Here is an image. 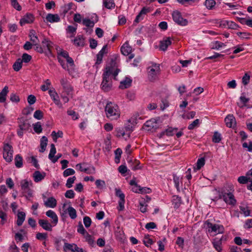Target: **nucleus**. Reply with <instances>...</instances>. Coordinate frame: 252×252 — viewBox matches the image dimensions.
<instances>
[{
  "mask_svg": "<svg viewBox=\"0 0 252 252\" xmlns=\"http://www.w3.org/2000/svg\"><path fill=\"white\" fill-rule=\"evenodd\" d=\"M105 111L107 118L111 121L117 120L120 117V111L118 106L112 102L107 103Z\"/></svg>",
  "mask_w": 252,
  "mask_h": 252,
  "instance_id": "nucleus-1",
  "label": "nucleus"
},
{
  "mask_svg": "<svg viewBox=\"0 0 252 252\" xmlns=\"http://www.w3.org/2000/svg\"><path fill=\"white\" fill-rule=\"evenodd\" d=\"M148 76L150 81H155L160 74V69L159 64L152 63V65L149 66L148 68Z\"/></svg>",
  "mask_w": 252,
  "mask_h": 252,
  "instance_id": "nucleus-2",
  "label": "nucleus"
},
{
  "mask_svg": "<svg viewBox=\"0 0 252 252\" xmlns=\"http://www.w3.org/2000/svg\"><path fill=\"white\" fill-rule=\"evenodd\" d=\"M110 75L108 74V71L104 72L102 75L103 80L101 84L102 90L106 92L110 91L112 87V83L110 77Z\"/></svg>",
  "mask_w": 252,
  "mask_h": 252,
  "instance_id": "nucleus-3",
  "label": "nucleus"
},
{
  "mask_svg": "<svg viewBox=\"0 0 252 252\" xmlns=\"http://www.w3.org/2000/svg\"><path fill=\"white\" fill-rule=\"evenodd\" d=\"M13 150L11 145L5 143L3 147V158L6 162H10L13 159Z\"/></svg>",
  "mask_w": 252,
  "mask_h": 252,
  "instance_id": "nucleus-4",
  "label": "nucleus"
},
{
  "mask_svg": "<svg viewBox=\"0 0 252 252\" xmlns=\"http://www.w3.org/2000/svg\"><path fill=\"white\" fill-rule=\"evenodd\" d=\"M120 70L117 68V63L115 60L112 59L110 64L107 65L105 67V70L104 72L108 71V75H113L114 79H116V76L118 74Z\"/></svg>",
  "mask_w": 252,
  "mask_h": 252,
  "instance_id": "nucleus-5",
  "label": "nucleus"
},
{
  "mask_svg": "<svg viewBox=\"0 0 252 252\" xmlns=\"http://www.w3.org/2000/svg\"><path fill=\"white\" fill-rule=\"evenodd\" d=\"M32 181L27 180H23L20 182L22 193H28V196H32L33 190L31 188L32 187Z\"/></svg>",
  "mask_w": 252,
  "mask_h": 252,
  "instance_id": "nucleus-6",
  "label": "nucleus"
},
{
  "mask_svg": "<svg viewBox=\"0 0 252 252\" xmlns=\"http://www.w3.org/2000/svg\"><path fill=\"white\" fill-rule=\"evenodd\" d=\"M77 231L79 233L82 234L84 236L86 241H87L88 244L90 245H92L94 243V241L92 236L89 234L86 230L84 228L81 221H80L78 223Z\"/></svg>",
  "mask_w": 252,
  "mask_h": 252,
  "instance_id": "nucleus-7",
  "label": "nucleus"
},
{
  "mask_svg": "<svg viewBox=\"0 0 252 252\" xmlns=\"http://www.w3.org/2000/svg\"><path fill=\"white\" fill-rule=\"evenodd\" d=\"M205 224L208 228L209 232H214L215 233H222L224 232V227L221 225L213 224L208 220L205 222Z\"/></svg>",
  "mask_w": 252,
  "mask_h": 252,
  "instance_id": "nucleus-8",
  "label": "nucleus"
},
{
  "mask_svg": "<svg viewBox=\"0 0 252 252\" xmlns=\"http://www.w3.org/2000/svg\"><path fill=\"white\" fill-rule=\"evenodd\" d=\"M172 15L173 21L178 25L185 26L188 24V20L182 17L181 13L179 11L177 10L174 11Z\"/></svg>",
  "mask_w": 252,
  "mask_h": 252,
  "instance_id": "nucleus-9",
  "label": "nucleus"
},
{
  "mask_svg": "<svg viewBox=\"0 0 252 252\" xmlns=\"http://www.w3.org/2000/svg\"><path fill=\"white\" fill-rule=\"evenodd\" d=\"M144 127L148 131H154L159 127V125L156 119H152L145 123Z\"/></svg>",
  "mask_w": 252,
  "mask_h": 252,
  "instance_id": "nucleus-10",
  "label": "nucleus"
},
{
  "mask_svg": "<svg viewBox=\"0 0 252 252\" xmlns=\"http://www.w3.org/2000/svg\"><path fill=\"white\" fill-rule=\"evenodd\" d=\"M115 194L117 197L120 198V200L119 201V207L118 208V210L119 211H122L124 209L125 195L120 189L117 188L115 189Z\"/></svg>",
  "mask_w": 252,
  "mask_h": 252,
  "instance_id": "nucleus-11",
  "label": "nucleus"
},
{
  "mask_svg": "<svg viewBox=\"0 0 252 252\" xmlns=\"http://www.w3.org/2000/svg\"><path fill=\"white\" fill-rule=\"evenodd\" d=\"M64 251H69L71 252H86L82 248L78 247L75 244L65 243L63 246Z\"/></svg>",
  "mask_w": 252,
  "mask_h": 252,
  "instance_id": "nucleus-12",
  "label": "nucleus"
},
{
  "mask_svg": "<svg viewBox=\"0 0 252 252\" xmlns=\"http://www.w3.org/2000/svg\"><path fill=\"white\" fill-rule=\"evenodd\" d=\"M49 94L54 102L60 108H62L63 105L59 99V96L55 89L52 88L49 91Z\"/></svg>",
  "mask_w": 252,
  "mask_h": 252,
  "instance_id": "nucleus-13",
  "label": "nucleus"
},
{
  "mask_svg": "<svg viewBox=\"0 0 252 252\" xmlns=\"http://www.w3.org/2000/svg\"><path fill=\"white\" fill-rule=\"evenodd\" d=\"M220 198H221V197H220ZM222 198L227 204L234 205L236 203L234 196L231 192L223 193L222 195Z\"/></svg>",
  "mask_w": 252,
  "mask_h": 252,
  "instance_id": "nucleus-14",
  "label": "nucleus"
},
{
  "mask_svg": "<svg viewBox=\"0 0 252 252\" xmlns=\"http://www.w3.org/2000/svg\"><path fill=\"white\" fill-rule=\"evenodd\" d=\"M87 163L83 162V163H78L76 165L77 169L81 172H84L87 174H91L94 172L95 168L94 167L89 168L86 167Z\"/></svg>",
  "mask_w": 252,
  "mask_h": 252,
  "instance_id": "nucleus-15",
  "label": "nucleus"
},
{
  "mask_svg": "<svg viewBox=\"0 0 252 252\" xmlns=\"http://www.w3.org/2000/svg\"><path fill=\"white\" fill-rule=\"evenodd\" d=\"M150 9L149 8L144 7L140 11L139 14L136 16L134 20V22L138 23L144 19V16L150 12Z\"/></svg>",
  "mask_w": 252,
  "mask_h": 252,
  "instance_id": "nucleus-16",
  "label": "nucleus"
},
{
  "mask_svg": "<svg viewBox=\"0 0 252 252\" xmlns=\"http://www.w3.org/2000/svg\"><path fill=\"white\" fill-rule=\"evenodd\" d=\"M34 19V16L31 13H27L20 20V24L21 26L25 24H30L33 22Z\"/></svg>",
  "mask_w": 252,
  "mask_h": 252,
  "instance_id": "nucleus-17",
  "label": "nucleus"
},
{
  "mask_svg": "<svg viewBox=\"0 0 252 252\" xmlns=\"http://www.w3.org/2000/svg\"><path fill=\"white\" fill-rule=\"evenodd\" d=\"M225 122L226 126L230 128L234 127L236 126V122L235 117L233 115H228L225 118Z\"/></svg>",
  "mask_w": 252,
  "mask_h": 252,
  "instance_id": "nucleus-18",
  "label": "nucleus"
},
{
  "mask_svg": "<svg viewBox=\"0 0 252 252\" xmlns=\"http://www.w3.org/2000/svg\"><path fill=\"white\" fill-rule=\"evenodd\" d=\"M127 162L129 166L133 170H136L141 168L140 166V161L135 159L130 158L127 160Z\"/></svg>",
  "mask_w": 252,
  "mask_h": 252,
  "instance_id": "nucleus-19",
  "label": "nucleus"
},
{
  "mask_svg": "<svg viewBox=\"0 0 252 252\" xmlns=\"http://www.w3.org/2000/svg\"><path fill=\"white\" fill-rule=\"evenodd\" d=\"M38 224L46 231H51L52 230V225L47 220L40 219L38 220Z\"/></svg>",
  "mask_w": 252,
  "mask_h": 252,
  "instance_id": "nucleus-20",
  "label": "nucleus"
},
{
  "mask_svg": "<svg viewBox=\"0 0 252 252\" xmlns=\"http://www.w3.org/2000/svg\"><path fill=\"white\" fill-rule=\"evenodd\" d=\"M171 43L170 38L169 37H166L160 41L159 49L163 51H166L168 47L171 44Z\"/></svg>",
  "mask_w": 252,
  "mask_h": 252,
  "instance_id": "nucleus-21",
  "label": "nucleus"
},
{
  "mask_svg": "<svg viewBox=\"0 0 252 252\" xmlns=\"http://www.w3.org/2000/svg\"><path fill=\"white\" fill-rule=\"evenodd\" d=\"M46 20L50 23H57L60 22V18L57 14L49 13L46 16Z\"/></svg>",
  "mask_w": 252,
  "mask_h": 252,
  "instance_id": "nucleus-22",
  "label": "nucleus"
},
{
  "mask_svg": "<svg viewBox=\"0 0 252 252\" xmlns=\"http://www.w3.org/2000/svg\"><path fill=\"white\" fill-rule=\"evenodd\" d=\"M45 176V172L41 173L39 171H35L33 174V178L35 182L38 183L44 179Z\"/></svg>",
  "mask_w": 252,
  "mask_h": 252,
  "instance_id": "nucleus-23",
  "label": "nucleus"
},
{
  "mask_svg": "<svg viewBox=\"0 0 252 252\" xmlns=\"http://www.w3.org/2000/svg\"><path fill=\"white\" fill-rule=\"evenodd\" d=\"M42 44L43 45V48L44 49V51L47 50L49 53H51V48L53 47V43L46 38H44L42 41Z\"/></svg>",
  "mask_w": 252,
  "mask_h": 252,
  "instance_id": "nucleus-24",
  "label": "nucleus"
},
{
  "mask_svg": "<svg viewBox=\"0 0 252 252\" xmlns=\"http://www.w3.org/2000/svg\"><path fill=\"white\" fill-rule=\"evenodd\" d=\"M132 48L127 42L125 43L121 48V51L122 54L125 56H128L131 53Z\"/></svg>",
  "mask_w": 252,
  "mask_h": 252,
  "instance_id": "nucleus-25",
  "label": "nucleus"
},
{
  "mask_svg": "<svg viewBox=\"0 0 252 252\" xmlns=\"http://www.w3.org/2000/svg\"><path fill=\"white\" fill-rule=\"evenodd\" d=\"M223 239V237H221V238L219 239L218 238H216L214 239L212 243L213 245L214 248L218 252H221V243Z\"/></svg>",
  "mask_w": 252,
  "mask_h": 252,
  "instance_id": "nucleus-26",
  "label": "nucleus"
},
{
  "mask_svg": "<svg viewBox=\"0 0 252 252\" xmlns=\"http://www.w3.org/2000/svg\"><path fill=\"white\" fill-rule=\"evenodd\" d=\"M8 93V87L5 86L0 92V103H4L6 101V96Z\"/></svg>",
  "mask_w": 252,
  "mask_h": 252,
  "instance_id": "nucleus-27",
  "label": "nucleus"
},
{
  "mask_svg": "<svg viewBox=\"0 0 252 252\" xmlns=\"http://www.w3.org/2000/svg\"><path fill=\"white\" fill-rule=\"evenodd\" d=\"M46 215L53 220L52 223L56 225L58 222V218L56 213L52 210H48L46 212Z\"/></svg>",
  "mask_w": 252,
  "mask_h": 252,
  "instance_id": "nucleus-28",
  "label": "nucleus"
},
{
  "mask_svg": "<svg viewBox=\"0 0 252 252\" xmlns=\"http://www.w3.org/2000/svg\"><path fill=\"white\" fill-rule=\"evenodd\" d=\"M132 80L129 78L126 77L125 79L121 82L119 88L121 89L128 88L131 85Z\"/></svg>",
  "mask_w": 252,
  "mask_h": 252,
  "instance_id": "nucleus-29",
  "label": "nucleus"
},
{
  "mask_svg": "<svg viewBox=\"0 0 252 252\" xmlns=\"http://www.w3.org/2000/svg\"><path fill=\"white\" fill-rule=\"evenodd\" d=\"M29 36L31 41L32 42L33 45H37L39 41L37 36L35 35V32L33 30H31L30 32Z\"/></svg>",
  "mask_w": 252,
  "mask_h": 252,
  "instance_id": "nucleus-30",
  "label": "nucleus"
},
{
  "mask_svg": "<svg viewBox=\"0 0 252 252\" xmlns=\"http://www.w3.org/2000/svg\"><path fill=\"white\" fill-rule=\"evenodd\" d=\"M30 127L31 125L27 120H24L23 119H21L20 120V122H19V127L22 130H28Z\"/></svg>",
  "mask_w": 252,
  "mask_h": 252,
  "instance_id": "nucleus-31",
  "label": "nucleus"
},
{
  "mask_svg": "<svg viewBox=\"0 0 252 252\" xmlns=\"http://www.w3.org/2000/svg\"><path fill=\"white\" fill-rule=\"evenodd\" d=\"M26 214L23 212H19L17 214V220L16 224L18 226H21L25 220Z\"/></svg>",
  "mask_w": 252,
  "mask_h": 252,
  "instance_id": "nucleus-32",
  "label": "nucleus"
},
{
  "mask_svg": "<svg viewBox=\"0 0 252 252\" xmlns=\"http://www.w3.org/2000/svg\"><path fill=\"white\" fill-rule=\"evenodd\" d=\"M48 139L46 136H42L40 140V148L41 149L39 150V152L41 153H43L46 148V146L47 145Z\"/></svg>",
  "mask_w": 252,
  "mask_h": 252,
  "instance_id": "nucleus-33",
  "label": "nucleus"
},
{
  "mask_svg": "<svg viewBox=\"0 0 252 252\" xmlns=\"http://www.w3.org/2000/svg\"><path fill=\"white\" fill-rule=\"evenodd\" d=\"M182 202L181 198L178 196L174 195L173 196L172 205L176 209L178 208Z\"/></svg>",
  "mask_w": 252,
  "mask_h": 252,
  "instance_id": "nucleus-34",
  "label": "nucleus"
},
{
  "mask_svg": "<svg viewBox=\"0 0 252 252\" xmlns=\"http://www.w3.org/2000/svg\"><path fill=\"white\" fill-rule=\"evenodd\" d=\"M74 43L78 46H83L84 45V38L81 35H78L74 39Z\"/></svg>",
  "mask_w": 252,
  "mask_h": 252,
  "instance_id": "nucleus-35",
  "label": "nucleus"
},
{
  "mask_svg": "<svg viewBox=\"0 0 252 252\" xmlns=\"http://www.w3.org/2000/svg\"><path fill=\"white\" fill-rule=\"evenodd\" d=\"M45 205L51 208H54L57 205V201L54 197H49L45 202Z\"/></svg>",
  "mask_w": 252,
  "mask_h": 252,
  "instance_id": "nucleus-36",
  "label": "nucleus"
},
{
  "mask_svg": "<svg viewBox=\"0 0 252 252\" xmlns=\"http://www.w3.org/2000/svg\"><path fill=\"white\" fill-rule=\"evenodd\" d=\"M129 184L131 186H133L131 189V190L135 193H139L140 186L136 183L135 178L130 181Z\"/></svg>",
  "mask_w": 252,
  "mask_h": 252,
  "instance_id": "nucleus-37",
  "label": "nucleus"
},
{
  "mask_svg": "<svg viewBox=\"0 0 252 252\" xmlns=\"http://www.w3.org/2000/svg\"><path fill=\"white\" fill-rule=\"evenodd\" d=\"M241 212L244 214L245 217H248L250 216L251 210L247 205H241L239 206Z\"/></svg>",
  "mask_w": 252,
  "mask_h": 252,
  "instance_id": "nucleus-38",
  "label": "nucleus"
},
{
  "mask_svg": "<svg viewBox=\"0 0 252 252\" xmlns=\"http://www.w3.org/2000/svg\"><path fill=\"white\" fill-rule=\"evenodd\" d=\"M15 165L17 168H21L23 166V158L19 154L15 157Z\"/></svg>",
  "mask_w": 252,
  "mask_h": 252,
  "instance_id": "nucleus-39",
  "label": "nucleus"
},
{
  "mask_svg": "<svg viewBox=\"0 0 252 252\" xmlns=\"http://www.w3.org/2000/svg\"><path fill=\"white\" fill-rule=\"evenodd\" d=\"M22 61L21 59H18L13 65V69L16 71H18L20 70L22 66Z\"/></svg>",
  "mask_w": 252,
  "mask_h": 252,
  "instance_id": "nucleus-40",
  "label": "nucleus"
},
{
  "mask_svg": "<svg viewBox=\"0 0 252 252\" xmlns=\"http://www.w3.org/2000/svg\"><path fill=\"white\" fill-rule=\"evenodd\" d=\"M103 2L104 6L108 9H111L115 6L113 0H103Z\"/></svg>",
  "mask_w": 252,
  "mask_h": 252,
  "instance_id": "nucleus-41",
  "label": "nucleus"
},
{
  "mask_svg": "<svg viewBox=\"0 0 252 252\" xmlns=\"http://www.w3.org/2000/svg\"><path fill=\"white\" fill-rule=\"evenodd\" d=\"M216 3L214 0H206L204 2V5L208 9L211 10L215 6Z\"/></svg>",
  "mask_w": 252,
  "mask_h": 252,
  "instance_id": "nucleus-42",
  "label": "nucleus"
},
{
  "mask_svg": "<svg viewBox=\"0 0 252 252\" xmlns=\"http://www.w3.org/2000/svg\"><path fill=\"white\" fill-rule=\"evenodd\" d=\"M122 153V150L120 148H118L115 151V162L116 163H119L120 162Z\"/></svg>",
  "mask_w": 252,
  "mask_h": 252,
  "instance_id": "nucleus-43",
  "label": "nucleus"
},
{
  "mask_svg": "<svg viewBox=\"0 0 252 252\" xmlns=\"http://www.w3.org/2000/svg\"><path fill=\"white\" fill-rule=\"evenodd\" d=\"M177 129H178L177 128H173L172 127H169L168 128L166 129L165 131H163L161 133V135L162 136L166 134L168 136H172L173 135H174L175 132L177 131Z\"/></svg>",
  "mask_w": 252,
  "mask_h": 252,
  "instance_id": "nucleus-44",
  "label": "nucleus"
},
{
  "mask_svg": "<svg viewBox=\"0 0 252 252\" xmlns=\"http://www.w3.org/2000/svg\"><path fill=\"white\" fill-rule=\"evenodd\" d=\"M68 215L71 219H75L77 217L76 211L75 209L71 206L67 208Z\"/></svg>",
  "mask_w": 252,
  "mask_h": 252,
  "instance_id": "nucleus-45",
  "label": "nucleus"
},
{
  "mask_svg": "<svg viewBox=\"0 0 252 252\" xmlns=\"http://www.w3.org/2000/svg\"><path fill=\"white\" fill-rule=\"evenodd\" d=\"M0 219H1L0 224L3 225L7 220V214L2 210H0Z\"/></svg>",
  "mask_w": 252,
  "mask_h": 252,
  "instance_id": "nucleus-46",
  "label": "nucleus"
},
{
  "mask_svg": "<svg viewBox=\"0 0 252 252\" xmlns=\"http://www.w3.org/2000/svg\"><path fill=\"white\" fill-rule=\"evenodd\" d=\"M221 140V135L218 131H215L212 137V141L215 143H218Z\"/></svg>",
  "mask_w": 252,
  "mask_h": 252,
  "instance_id": "nucleus-47",
  "label": "nucleus"
},
{
  "mask_svg": "<svg viewBox=\"0 0 252 252\" xmlns=\"http://www.w3.org/2000/svg\"><path fill=\"white\" fill-rule=\"evenodd\" d=\"M205 164V159L204 158H199L196 163V166L194 167V170H199L202 167L204 166Z\"/></svg>",
  "mask_w": 252,
  "mask_h": 252,
  "instance_id": "nucleus-48",
  "label": "nucleus"
},
{
  "mask_svg": "<svg viewBox=\"0 0 252 252\" xmlns=\"http://www.w3.org/2000/svg\"><path fill=\"white\" fill-rule=\"evenodd\" d=\"M153 241L150 238V236L149 235H147L144 236L143 239V243L146 247H149L150 245L153 244Z\"/></svg>",
  "mask_w": 252,
  "mask_h": 252,
  "instance_id": "nucleus-49",
  "label": "nucleus"
},
{
  "mask_svg": "<svg viewBox=\"0 0 252 252\" xmlns=\"http://www.w3.org/2000/svg\"><path fill=\"white\" fill-rule=\"evenodd\" d=\"M224 25L227 27L229 29H236L238 26L234 22L226 21L224 22Z\"/></svg>",
  "mask_w": 252,
  "mask_h": 252,
  "instance_id": "nucleus-50",
  "label": "nucleus"
},
{
  "mask_svg": "<svg viewBox=\"0 0 252 252\" xmlns=\"http://www.w3.org/2000/svg\"><path fill=\"white\" fill-rule=\"evenodd\" d=\"M82 23L87 27L93 28L94 25V22L91 21L89 19L85 18L83 19Z\"/></svg>",
  "mask_w": 252,
  "mask_h": 252,
  "instance_id": "nucleus-51",
  "label": "nucleus"
},
{
  "mask_svg": "<svg viewBox=\"0 0 252 252\" xmlns=\"http://www.w3.org/2000/svg\"><path fill=\"white\" fill-rule=\"evenodd\" d=\"M28 161L29 163H31L33 164V165L37 169L39 168V165L38 164V161L36 158L34 157H31L28 158Z\"/></svg>",
  "mask_w": 252,
  "mask_h": 252,
  "instance_id": "nucleus-52",
  "label": "nucleus"
},
{
  "mask_svg": "<svg viewBox=\"0 0 252 252\" xmlns=\"http://www.w3.org/2000/svg\"><path fill=\"white\" fill-rule=\"evenodd\" d=\"M103 55L98 53L96 55V61L94 65V66L96 68V69L98 68V65L100 64L102 62Z\"/></svg>",
  "mask_w": 252,
  "mask_h": 252,
  "instance_id": "nucleus-53",
  "label": "nucleus"
},
{
  "mask_svg": "<svg viewBox=\"0 0 252 252\" xmlns=\"http://www.w3.org/2000/svg\"><path fill=\"white\" fill-rule=\"evenodd\" d=\"M95 185L98 189H103L106 186V184L104 181L100 179L96 180L95 181Z\"/></svg>",
  "mask_w": 252,
  "mask_h": 252,
  "instance_id": "nucleus-54",
  "label": "nucleus"
},
{
  "mask_svg": "<svg viewBox=\"0 0 252 252\" xmlns=\"http://www.w3.org/2000/svg\"><path fill=\"white\" fill-rule=\"evenodd\" d=\"M56 153V149L55 148V146L54 144H51V149H50V153L48 156L50 160H51V159L54 157Z\"/></svg>",
  "mask_w": 252,
  "mask_h": 252,
  "instance_id": "nucleus-55",
  "label": "nucleus"
},
{
  "mask_svg": "<svg viewBox=\"0 0 252 252\" xmlns=\"http://www.w3.org/2000/svg\"><path fill=\"white\" fill-rule=\"evenodd\" d=\"M33 129L37 133H40L42 132V128L40 122H38L33 125Z\"/></svg>",
  "mask_w": 252,
  "mask_h": 252,
  "instance_id": "nucleus-56",
  "label": "nucleus"
},
{
  "mask_svg": "<svg viewBox=\"0 0 252 252\" xmlns=\"http://www.w3.org/2000/svg\"><path fill=\"white\" fill-rule=\"evenodd\" d=\"M63 133L61 131H59L56 133L55 131L52 132L51 135L53 137V140L55 142L57 141V139L58 137H62L63 136Z\"/></svg>",
  "mask_w": 252,
  "mask_h": 252,
  "instance_id": "nucleus-57",
  "label": "nucleus"
},
{
  "mask_svg": "<svg viewBox=\"0 0 252 252\" xmlns=\"http://www.w3.org/2000/svg\"><path fill=\"white\" fill-rule=\"evenodd\" d=\"M32 59V57L31 55L27 54L24 53L22 56L21 61H22V63L24 62L26 63H29Z\"/></svg>",
  "mask_w": 252,
  "mask_h": 252,
  "instance_id": "nucleus-58",
  "label": "nucleus"
},
{
  "mask_svg": "<svg viewBox=\"0 0 252 252\" xmlns=\"http://www.w3.org/2000/svg\"><path fill=\"white\" fill-rule=\"evenodd\" d=\"M83 222L86 228L89 227L92 224V220L88 216H85L83 218Z\"/></svg>",
  "mask_w": 252,
  "mask_h": 252,
  "instance_id": "nucleus-59",
  "label": "nucleus"
},
{
  "mask_svg": "<svg viewBox=\"0 0 252 252\" xmlns=\"http://www.w3.org/2000/svg\"><path fill=\"white\" fill-rule=\"evenodd\" d=\"M139 190V193L141 194L150 193L152 192V190L151 189L147 187H141V186H140Z\"/></svg>",
  "mask_w": 252,
  "mask_h": 252,
  "instance_id": "nucleus-60",
  "label": "nucleus"
},
{
  "mask_svg": "<svg viewBox=\"0 0 252 252\" xmlns=\"http://www.w3.org/2000/svg\"><path fill=\"white\" fill-rule=\"evenodd\" d=\"M199 122L200 121L199 119L195 120L188 126V129L189 130L193 129L195 127L199 126Z\"/></svg>",
  "mask_w": 252,
  "mask_h": 252,
  "instance_id": "nucleus-61",
  "label": "nucleus"
},
{
  "mask_svg": "<svg viewBox=\"0 0 252 252\" xmlns=\"http://www.w3.org/2000/svg\"><path fill=\"white\" fill-rule=\"evenodd\" d=\"M10 100L13 102L18 103L20 101V98L16 94L11 93L10 95Z\"/></svg>",
  "mask_w": 252,
  "mask_h": 252,
  "instance_id": "nucleus-62",
  "label": "nucleus"
},
{
  "mask_svg": "<svg viewBox=\"0 0 252 252\" xmlns=\"http://www.w3.org/2000/svg\"><path fill=\"white\" fill-rule=\"evenodd\" d=\"M76 180L75 176H73L72 177L69 178L66 183V187L68 188H70L72 187V184L74 183L75 180Z\"/></svg>",
  "mask_w": 252,
  "mask_h": 252,
  "instance_id": "nucleus-63",
  "label": "nucleus"
},
{
  "mask_svg": "<svg viewBox=\"0 0 252 252\" xmlns=\"http://www.w3.org/2000/svg\"><path fill=\"white\" fill-rule=\"evenodd\" d=\"M33 117L37 120H41L43 117V114L41 110H38L34 112Z\"/></svg>",
  "mask_w": 252,
  "mask_h": 252,
  "instance_id": "nucleus-64",
  "label": "nucleus"
}]
</instances>
